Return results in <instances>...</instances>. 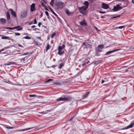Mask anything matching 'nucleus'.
<instances>
[{
  "label": "nucleus",
  "instance_id": "f257e3e1",
  "mask_svg": "<svg viewBox=\"0 0 134 134\" xmlns=\"http://www.w3.org/2000/svg\"><path fill=\"white\" fill-rule=\"evenodd\" d=\"M63 100L66 101H70L72 99V97L70 96H66V95L62 96Z\"/></svg>",
  "mask_w": 134,
  "mask_h": 134
},
{
  "label": "nucleus",
  "instance_id": "f03ea898",
  "mask_svg": "<svg viewBox=\"0 0 134 134\" xmlns=\"http://www.w3.org/2000/svg\"><path fill=\"white\" fill-rule=\"evenodd\" d=\"M64 3L61 1H58L55 3V5L59 9H62L64 6Z\"/></svg>",
  "mask_w": 134,
  "mask_h": 134
},
{
  "label": "nucleus",
  "instance_id": "7ed1b4c3",
  "mask_svg": "<svg viewBox=\"0 0 134 134\" xmlns=\"http://www.w3.org/2000/svg\"><path fill=\"white\" fill-rule=\"evenodd\" d=\"M78 9L80 12L81 14H84L85 13V11L87 8L83 6L81 7H79Z\"/></svg>",
  "mask_w": 134,
  "mask_h": 134
},
{
  "label": "nucleus",
  "instance_id": "20e7f679",
  "mask_svg": "<svg viewBox=\"0 0 134 134\" xmlns=\"http://www.w3.org/2000/svg\"><path fill=\"white\" fill-rule=\"evenodd\" d=\"M5 29H9L10 30H14L15 29H17L18 31L22 30L23 29L22 27H20L19 26H16L14 27H7L5 28Z\"/></svg>",
  "mask_w": 134,
  "mask_h": 134
},
{
  "label": "nucleus",
  "instance_id": "39448f33",
  "mask_svg": "<svg viewBox=\"0 0 134 134\" xmlns=\"http://www.w3.org/2000/svg\"><path fill=\"white\" fill-rule=\"evenodd\" d=\"M121 8L119 4H118L115 6H114V8L113 9V10L114 12L118 11L121 9Z\"/></svg>",
  "mask_w": 134,
  "mask_h": 134
},
{
  "label": "nucleus",
  "instance_id": "423d86ee",
  "mask_svg": "<svg viewBox=\"0 0 134 134\" xmlns=\"http://www.w3.org/2000/svg\"><path fill=\"white\" fill-rule=\"evenodd\" d=\"M49 8L52 13L57 17L58 20L61 22H62L61 20L60 19V18L58 17V15L54 12L53 10L50 7V6L48 7Z\"/></svg>",
  "mask_w": 134,
  "mask_h": 134
},
{
  "label": "nucleus",
  "instance_id": "0eeeda50",
  "mask_svg": "<svg viewBox=\"0 0 134 134\" xmlns=\"http://www.w3.org/2000/svg\"><path fill=\"white\" fill-rule=\"evenodd\" d=\"M27 15V12L26 11H23L21 14V16L22 18H24L26 17Z\"/></svg>",
  "mask_w": 134,
  "mask_h": 134
},
{
  "label": "nucleus",
  "instance_id": "6e6552de",
  "mask_svg": "<svg viewBox=\"0 0 134 134\" xmlns=\"http://www.w3.org/2000/svg\"><path fill=\"white\" fill-rule=\"evenodd\" d=\"M119 4L121 7V9L124 7H126L127 6V3L126 2L123 1L121 2V3H120Z\"/></svg>",
  "mask_w": 134,
  "mask_h": 134
},
{
  "label": "nucleus",
  "instance_id": "1a4fd4ad",
  "mask_svg": "<svg viewBox=\"0 0 134 134\" xmlns=\"http://www.w3.org/2000/svg\"><path fill=\"white\" fill-rule=\"evenodd\" d=\"M120 49H118L115 50H113L111 51H108L107 52L105 53V55H109L111 53L114 52L116 51H117L119 50H120Z\"/></svg>",
  "mask_w": 134,
  "mask_h": 134
},
{
  "label": "nucleus",
  "instance_id": "9d476101",
  "mask_svg": "<svg viewBox=\"0 0 134 134\" xmlns=\"http://www.w3.org/2000/svg\"><path fill=\"white\" fill-rule=\"evenodd\" d=\"M134 125V121H132L130 124L128 126H127L126 127L124 128V129H127L129 128H132L133 127Z\"/></svg>",
  "mask_w": 134,
  "mask_h": 134
},
{
  "label": "nucleus",
  "instance_id": "9b49d317",
  "mask_svg": "<svg viewBox=\"0 0 134 134\" xmlns=\"http://www.w3.org/2000/svg\"><path fill=\"white\" fill-rule=\"evenodd\" d=\"M6 15L7 16V18L8 21L9 23L11 22L10 19V15L9 13L8 12H7L6 13Z\"/></svg>",
  "mask_w": 134,
  "mask_h": 134
},
{
  "label": "nucleus",
  "instance_id": "f8f14e48",
  "mask_svg": "<svg viewBox=\"0 0 134 134\" xmlns=\"http://www.w3.org/2000/svg\"><path fill=\"white\" fill-rule=\"evenodd\" d=\"M101 7L103 9H107L109 8L107 4L104 3H103L102 4Z\"/></svg>",
  "mask_w": 134,
  "mask_h": 134
},
{
  "label": "nucleus",
  "instance_id": "ddd939ff",
  "mask_svg": "<svg viewBox=\"0 0 134 134\" xmlns=\"http://www.w3.org/2000/svg\"><path fill=\"white\" fill-rule=\"evenodd\" d=\"M35 3H32L31 5L30 10L31 12H33L35 10Z\"/></svg>",
  "mask_w": 134,
  "mask_h": 134
},
{
  "label": "nucleus",
  "instance_id": "4468645a",
  "mask_svg": "<svg viewBox=\"0 0 134 134\" xmlns=\"http://www.w3.org/2000/svg\"><path fill=\"white\" fill-rule=\"evenodd\" d=\"M80 25L82 26L84 25L86 26L87 25V24L85 19H83L82 21H80Z\"/></svg>",
  "mask_w": 134,
  "mask_h": 134
},
{
  "label": "nucleus",
  "instance_id": "2eb2a0df",
  "mask_svg": "<svg viewBox=\"0 0 134 134\" xmlns=\"http://www.w3.org/2000/svg\"><path fill=\"white\" fill-rule=\"evenodd\" d=\"M0 21L1 24H4L6 22V20L5 18H1L0 19Z\"/></svg>",
  "mask_w": 134,
  "mask_h": 134
},
{
  "label": "nucleus",
  "instance_id": "dca6fc26",
  "mask_svg": "<svg viewBox=\"0 0 134 134\" xmlns=\"http://www.w3.org/2000/svg\"><path fill=\"white\" fill-rule=\"evenodd\" d=\"M88 43L87 42H84L83 43L82 46L84 48H87V46Z\"/></svg>",
  "mask_w": 134,
  "mask_h": 134
},
{
  "label": "nucleus",
  "instance_id": "f3484780",
  "mask_svg": "<svg viewBox=\"0 0 134 134\" xmlns=\"http://www.w3.org/2000/svg\"><path fill=\"white\" fill-rule=\"evenodd\" d=\"M90 93V92H86V94L83 95L82 96V98L83 99H85V98H86L88 94H89Z\"/></svg>",
  "mask_w": 134,
  "mask_h": 134
},
{
  "label": "nucleus",
  "instance_id": "a211bd4d",
  "mask_svg": "<svg viewBox=\"0 0 134 134\" xmlns=\"http://www.w3.org/2000/svg\"><path fill=\"white\" fill-rule=\"evenodd\" d=\"M15 63L14 62H10L8 63H5L4 64L5 65H9L11 64H15Z\"/></svg>",
  "mask_w": 134,
  "mask_h": 134
},
{
  "label": "nucleus",
  "instance_id": "6ab92c4d",
  "mask_svg": "<svg viewBox=\"0 0 134 134\" xmlns=\"http://www.w3.org/2000/svg\"><path fill=\"white\" fill-rule=\"evenodd\" d=\"M96 52H102V50L100 49L98 47L95 48Z\"/></svg>",
  "mask_w": 134,
  "mask_h": 134
},
{
  "label": "nucleus",
  "instance_id": "aec40b11",
  "mask_svg": "<svg viewBox=\"0 0 134 134\" xmlns=\"http://www.w3.org/2000/svg\"><path fill=\"white\" fill-rule=\"evenodd\" d=\"M84 4L85 5L84 6L87 8L88 7V5L89 4V3L87 1H86L84 2Z\"/></svg>",
  "mask_w": 134,
  "mask_h": 134
},
{
  "label": "nucleus",
  "instance_id": "412c9836",
  "mask_svg": "<svg viewBox=\"0 0 134 134\" xmlns=\"http://www.w3.org/2000/svg\"><path fill=\"white\" fill-rule=\"evenodd\" d=\"M104 45L103 44H101L99 45L97 47H98L100 49H102L104 47Z\"/></svg>",
  "mask_w": 134,
  "mask_h": 134
},
{
  "label": "nucleus",
  "instance_id": "4be33fe9",
  "mask_svg": "<svg viewBox=\"0 0 134 134\" xmlns=\"http://www.w3.org/2000/svg\"><path fill=\"white\" fill-rule=\"evenodd\" d=\"M11 14L14 17L16 18V14L15 12L14 11H11Z\"/></svg>",
  "mask_w": 134,
  "mask_h": 134
},
{
  "label": "nucleus",
  "instance_id": "5701e85b",
  "mask_svg": "<svg viewBox=\"0 0 134 134\" xmlns=\"http://www.w3.org/2000/svg\"><path fill=\"white\" fill-rule=\"evenodd\" d=\"M28 57L27 56H26L25 58H23L21 59V62H23L25 60H26L27 59Z\"/></svg>",
  "mask_w": 134,
  "mask_h": 134
},
{
  "label": "nucleus",
  "instance_id": "b1692460",
  "mask_svg": "<svg viewBox=\"0 0 134 134\" xmlns=\"http://www.w3.org/2000/svg\"><path fill=\"white\" fill-rule=\"evenodd\" d=\"M2 38L3 39H7L9 40V37L6 36H3L2 37Z\"/></svg>",
  "mask_w": 134,
  "mask_h": 134
},
{
  "label": "nucleus",
  "instance_id": "393cba45",
  "mask_svg": "<svg viewBox=\"0 0 134 134\" xmlns=\"http://www.w3.org/2000/svg\"><path fill=\"white\" fill-rule=\"evenodd\" d=\"M64 65V63H62L58 66V68L59 69H61L62 67Z\"/></svg>",
  "mask_w": 134,
  "mask_h": 134
},
{
  "label": "nucleus",
  "instance_id": "a878e982",
  "mask_svg": "<svg viewBox=\"0 0 134 134\" xmlns=\"http://www.w3.org/2000/svg\"><path fill=\"white\" fill-rule=\"evenodd\" d=\"M49 49V45L48 43H47V44L46 47V51H47Z\"/></svg>",
  "mask_w": 134,
  "mask_h": 134
},
{
  "label": "nucleus",
  "instance_id": "bb28decb",
  "mask_svg": "<svg viewBox=\"0 0 134 134\" xmlns=\"http://www.w3.org/2000/svg\"><path fill=\"white\" fill-rule=\"evenodd\" d=\"M56 100L57 101H63V99H62V97H60V98H59L58 99H57Z\"/></svg>",
  "mask_w": 134,
  "mask_h": 134
},
{
  "label": "nucleus",
  "instance_id": "cd10ccee",
  "mask_svg": "<svg viewBox=\"0 0 134 134\" xmlns=\"http://www.w3.org/2000/svg\"><path fill=\"white\" fill-rule=\"evenodd\" d=\"M56 35V34L55 33H53L51 35V38H53L54 37H55Z\"/></svg>",
  "mask_w": 134,
  "mask_h": 134
},
{
  "label": "nucleus",
  "instance_id": "c85d7f7f",
  "mask_svg": "<svg viewBox=\"0 0 134 134\" xmlns=\"http://www.w3.org/2000/svg\"><path fill=\"white\" fill-rule=\"evenodd\" d=\"M64 53V52L63 53L61 51H58V54L60 55H62V54H63Z\"/></svg>",
  "mask_w": 134,
  "mask_h": 134
},
{
  "label": "nucleus",
  "instance_id": "c756f323",
  "mask_svg": "<svg viewBox=\"0 0 134 134\" xmlns=\"http://www.w3.org/2000/svg\"><path fill=\"white\" fill-rule=\"evenodd\" d=\"M65 12L68 15H70V14L69 13V12L68 10H65Z\"/></svg>",
  "mask_w": 134,
  "mask_h": 134
},
{
  "label": "nucleus",
  "instance_id": "7c9ffc66",
  "mask_svg": "<svg viewBox=\"0 0 134 134\" xmlns=\"http://www.w3.org/2000/svg\"><path fill=\"white\" fill-rule=\"evenodd\" d=\"M45 14H46V15L47 16L48 18V19H49V15L47 11H46L45 12Z\"/></svg>",
  "mask_w": 134,
  "mask_h": 134
},
{
  "label": "nucleus",
  "instance_id": "2f4dec72",
  "mask_svg": "<svg viewBox=\"0 0 134 134\" xmlns=\"http://www.w3.org/2000/svg\"><path fill=\"white\" fill-rule=\"evenodd\" d=\"M54 0H52L50 3V4L52 6L54 4Z\"/></svg>",
  "mask_w": 134,
  "mask_h": 134
},
{
  "label": "nucleus",
  "instance_id": "473e14b6",
  "mask_svg": "<svg viewBox=\"0 0 134 134\" xmlns=\"http://www.w3.org/2000/svg\"><path fill=\"white\" fill-rule=\"evenodd\" d=\"M34 43H35V45H36L38 47L39 46V44H38V43L37 42H36V41H34Z\"/></svg>",
  "mask_w": 134,
  "mask_h": 134
},
{
  "label": "nucleus",
  "instance_id": "72a5a7b5",
  "mask_svg": "<svg viewBox=\"0 0 134 134\" xmlns=\"http://www.w3.org/2000/svg\"><path fill=\"white\" fill-rule=\"evenodd\" d=\"M52 80H53L52 79H49L48 80H47V81H45V83H47V82H49L52 81Z\"/></svg>",
  "mask_w": 134,
  "mask_h": 134
},
{
  "label": "nucleus",
  "instance_id": "f704fd0d",
  "mask_svg": "<svg viewBox=\"0 0 134 134\" xmlns=\"http://www.w3.org/2000/svg\"><path fill=\"white\" fill-rule=\"evenodd\" d=\"M15 127H6L5 128L7 129H13Z\"/></svg>",
  "mask_w": 134,
  "mask_h": 134
},
{
  "label": "nucleus",
  "instance_id": "c9c22d12",
  "mask_svg": "<svg viewBox=\"0 0 134 134\" xmlns=\"http://www.w3.org/2000/svg\"><path fill=\"white\" fill-rule=\"evenodd\" d=\"M120 16V15H118L116 16L113 17L111 18V19H114V18H117L118 17H119Z\"/></svg>",
  "mask_w": 134,
  "mask_h": 134
},
{
  "label": "nucleus",
  "instance_id": "e433bc0d",
  "mask_svg": "<svg viewBox=\"0 0 134 134\" xmlns=\"http://www.w3.org/2000/svg\"><path fill=\"white\" fill-rule=\"evenodd\" d=\"M63 48L61 47V46H59L58 48V51H61L62 49Z\"/></svg>",
  "mask_w": 134,
  "mask_h": 134
},
{
  "label": "nucleus",
  "instance_id": "4c0bfd02",
  "mask_svg": "<svg viewBox=\"0 0 134 134\" xmlns=\"http://www.w3.org/2000/svg\"><path fill=\"white\" fill-rule=\"evenodd\" d=\"M24 38L26 39H31V38L30 37H28L27 36L25 37Z\"/></svg>",
  "mask_w": 134,
  "mask_h": 134
},
{
  "label": "nucleus",
  "instance_id": "58836bf2",
  "mask_svg": "<svg viewBox=\"0 0 134 134\" xmlns=\"http://www.w3.org/2000/svg\"><path fill=\"white\" fill-rule=\"evenodd\" d=\"M124 27H125L124 26H121L119 27H118V28H119V29H122Z\"/></svg>",
  "mask_w": 134,
  "mask_h": 134
},
{
  "label": "nucleus",
  "instance_id": "ea45409f",
  "mask_svg": "<svg viewBox=\"0 0 134 134\" xmlns=\"http://www.w3.org/2000/svg\"><path fill=\"white\" fill-rule=\"evenodd\" d=\"M37 96L35 95H30L29 96L30 97H36Z\"/></svg>",
  "mask_w": 134,
  "mask_h": 134
},
{
  "label": "nucleus",
  "instance_id": "a19ab883",
  "mask_svg": "<svg viewBox=\"0 0 134 134\" xmlns=\"http://www.w3.org/2000/svg\"><path fill=\"white\" fill-rule=\"evenodd\" d=\"M41 3L42 4V6L43 7H46V6L43 3V2H41Z\"/></svg>",
  "mask_w": 134,
  "mask_h": 134
},
{
  "label": "nucleus",
  "instance_id": "79ce46f5",
  "mask_svg": "<svg viewBox=\"0 0 134 134\" xmlns=\"http://www.w3.org/2000/svg\"><path fill=\"white\" fill-rule=\"evenodd\" d=\"M99 52H96V55L97 56H98L100 55V54H99Z\"/></svg>",
  "mask_w": 134,
  "mask_h": 134
},
{
  "label": "nucleus",
  "instance_id": "37998d69",
  "mask_svg": "<svg viewBox=\"0 0 134 134\" xmlns=\"http://www.w3.org/2000/svg\"><path fill=\"white\" fill-rule=\"evenodd\" d=\"M41 15H40V18H41V17H42L43 15V13L41 12Z\"/></svg>",
  "mask_w": 134,
  "mask_h": 134
},
{
  "label": "nucleus",
  "instance_id": "c03bdc74",
  "mask_svg": "<svg viewBox=\"0 0 134 134\" xmlns=\"http://www.w3.org/2000/svg\"><path fill=\"white\" fill-rule=\"evenodd\" d=\"M15 36H19L20 35V34L18 33H15Z\"/></svg>",
  "mask_w": 134,
  "mask_h": 134
},
{
  "label": "nucleus",
  "instance_id": "a18cd8bd",
  "mask_svg": "<svg viewBox=\"0 0 134 134\" xmlns=\"http://www.w3.org/2000/svg\"><path fill=\"white\" fill-rule=\"evenodd\" d=\"M31 128H27V129H25L23 130H22V131H24L25 130H30Z\"/></svg>",
  "mask_w": 134,
  "mask_h": 134
},
{
  "label": "nucleus",
  "instance_id": "49530a36",
  "mask_svg": "<svg viewBox=\"0 0 134 134\" xmlns=\"http://www.w3.org/2000/svg\"><path fill=\"white\" fill-rule=\"evenodd\" d=\"M92 63H93L94 64V65H96V62H93V63H91L90 64H89V65H90L91 64H92Z\"/></svg>",
  "mask_w": 134,
  "mask_h": 134
},
{
  "label": "nucleus",
  "instance_id": "de8ad7c7",
  "mask_svg": "<svg viewBox=\"0 0 134 134\" xmlns=\"http://www.w3.org/2000/svg\"><path fill=\"white\" fill-rule=\"evenodd\" d=\"M37 23V21L36 20V19H34V24H36Z\"/></svg>",
  "mask_w": 134,
  "mask_h": 134
},
{
  "label": "nucleus",
  "instance_id": "09e8293b",
  "mask_svg": "<svg viewBox=\"0 0 134 134\" xmlns=\"http://www.w3.org/2000/svg\"><path fill=\"white\" fill-rule=\"evenodd\" d=\"M99 12L100 13H102V14H104L105 13L104 12H102L100 11H99Z\"/></svg>",
  "mask_w": 134,
  "mask_h": 134
},
{
  "label": "nucleus",
  "instance_id": "8fccbe9b",
  "mask_svg": "<svg viewBox=\"0 0 134 134\" xmlns=\"http://www.w3.org/2000/svg\"><path fill=\"white\" fill-rule=\"evenodd\" d=\"M41 23H40V22H39L38 24V26L39 27H40V26L41 25Z\"/></svg>",
  "mask_w": 134,
  "mask_h": 134
},
{
  "label": "nucleus",
  "instance_id": "3c124183",
  "mask_svg": "<svg viewBox=\"0 0 134 134\" xmlns=\"http://www.w3.org/2000/svg\"><path fill=\"white\" fill-rule=\"evenodd\" d=\"M29 53H24L23 55H26L28 54Z\"/></svg>",
  "mask_w": 134,
  "mask_h": 134
},
{
  "label": "nucleus",
  "instance_id": "603ef678",
  "mask_svg": "<svg viewBox=\"0 0 134 134\" xmlns=\"http://www.w3.org/2000/svg\"><path fill=\"white\" fill-rule=\"evenodd\" d=\"M74 116L72 117L70 119V121H71L74 118V116Z\"/></svg>",
  "mask_w": 134,
  "mask_h": 134
},
{
  "label": "nucleus",
  "instance_id": "864d4df0",
  "mask_svg": "<svg viewBox=\"0 0 134 134\" xmlns=\"http://www.w3.org/2000/svg\"><path fill=\"white\" fill-rule=\"evenodd\" d=\"M65 47V46L64 44H63L62 46H61V47L62 48H63V49Z\"/></svg>",
  "mask_w": 134,
  "mask_h": 134
},
{
  "label": "nucleus",
  "instance_id": "5fc2aeb1",
  "mask_svg": "<svg viewBox=\"0 0 134 134\" xmlns=\"http://www.w3.org/2000/svg\"><path fill=\"white\" fill-rule=\"evenodd\" d=\"M4 48H2L0 50V52H1L2 51H4Z\"/></svg>",
  "mask_w": 134,
  "mask_h": 134
},
{
  "label": "nucleus",
  "instance_id": "6e6d98bb",
  "mask_svg": "<svg viewBox=\"0 0 134 134\" xmlns=\"http://www.w3.org/2000/svg\"><path fill=\"white\" fill-rule=\"evenodd\" d=\"M86 63H83V64H82V66H84L85 65H86Z\"/></svg>",
  "mask_w": 134,
  "mask_h": 134
},
{
  "label": "nucleus",
  "instance_id": "4d7b16f0",
  "mask_svg": "<svg viewBox=\"0 0 134 134\" xmlns=\"http://www.w3.org/2000/svg\"><path fill=\"white\" fill-rule=\"evenodd\" d=\"M96 62V64H98L99 63V61H95Z\"/></svg>",
  "mask_w": 134,
  "mask_h": 134
},
{
  "label": "nucleus",
  "instance_id": "13d9d810",
  "mask_svg": "<svg viewBox=\"0 0 134 134\" xmlns=\"http://www.w3.org/2000/svg\"><path fill=\"white\" fill-rule=\"evenodd\" d=\"M37 39H38L40 40H41V38L40 37H37Z\"/></svg>",
  "mask_w": 134,
  "mask_h": 134
},
{
  "label": "nucleus",
  "instance_id": "bf43d9fd",
  "mask_svg": "<svg viewBox=\"0 0 134 134\" xmlns=\"http://www.w3.org/2000/svg\"><path fill=\"white\" fill-rule=\"evenodd\" d=\"M110 46H111V45H110V46H107V47H105V48H108V47H110Z\"/></svg>",
  "mask_w": 134,
  "mask_h": 134
},
{
  "label": "nucleus",
  "instance_id": "052dcab7",
  "mask_svg": "<svg viewBox=\"0 0 134 134\" xmlns=\"http://www.w3.org/2000/svg\"><path fill=\"white\" fill-rule=\"evenodd\" d=\"M104 82V80H102L101 82V83H103Z\"/></svg>",
  "mask_w": 134,
  "mask_h": 134
},
{
  "label": "nucleus",
  "instance_id": "680f3d73",
  "mask_svg": "<svg viewBox=\"0 0 134 134\" xmlns=\"http://www.w3.org/2000/svg\"><path fill=\"white\" fill-rule=\"evenodd\" d=\"M35 27V25H33L31 26V27L32 28H34Z\"/></svg>",
  "mask_w": 134,
  "mask_h": 134
},
{
  "label": "nucleus",
  "instance_id": "e2e57ef3",
  "mask_svg": "<svg viewBox=\"0 0 134 134\" xmlns=\"http://www.w3.org/2000/svg\"><path fill=\"white\" fill-rule=\"evenodd\" d=\"M18 46L19 47H23L20 44Z\"/></svg>",
  "mask_w": 134,
  "mask_h": 134
},
{
  "label": "nucleus",
  "instance_id": "0e129e2a",
  "mask_svg": "<svg viewBox=\"0 0 134 134\" xmlns=\"http://www.w3.org/2000/svg\"><path fill=\"white\" fill-rule=\"evenodd\" d=\"M45 8V9H46V10H48V9L46 7Z\"/></svg>",
  "mask_w": 134,
  "mask_h": 134
},
{
  "label": "nucleus",
  "instance_id": "69168bd1",
  "mask_svg": "<svg viewBox=\"0 0 134 134\" xmlns=\"http://www.w3.org/2000/svg\"><path fill=\"white\" fill-rule=\"evenodd\" d=\"M9 10H10L11 11H13V10L12 9H9Z\"/></svg>",
  "mask_w": 134,
  "mask_h": 134
},
{
  "label": "nucleus",
  "instance_id": "338daca9",
  "mask_svg": "<svg viewBox=\"0 0 134 134\" xmlns=\"http://www.w3.org/2000/svg\"><path fill=\"white\" fill-rule=\"evenodd\" d=\"M95 29L97 30H98V28L97 27H95Z\"/></svg>",
  "mask_w": 134,
  "mask_h": 134
},
{
  "label": "nucleus",
  "instance_id": "774afa93",
  "mask_svg": "<svg viewBox=\"0 0 134 134\" xmlns=\"http://www.w3.org/2000/svg\"><path fill=\"white\" fill-rule=\"evenodd\" d=\"M132 3L134 4V1L132 0Z\"/></svg>",
  "mask_w": 134,
  "mask_h": 134
}]
</instances>
